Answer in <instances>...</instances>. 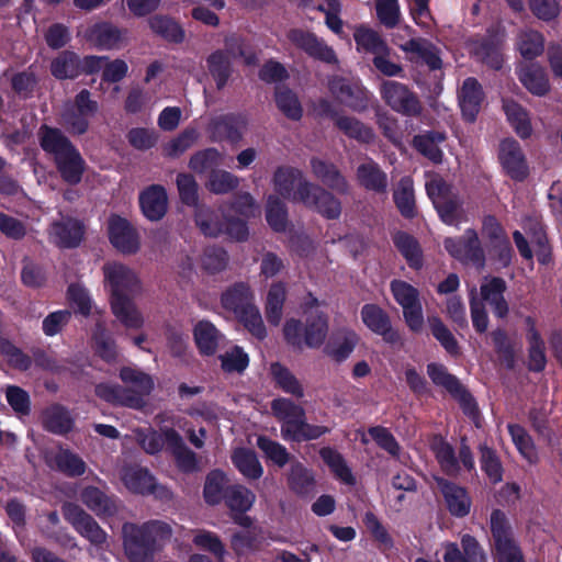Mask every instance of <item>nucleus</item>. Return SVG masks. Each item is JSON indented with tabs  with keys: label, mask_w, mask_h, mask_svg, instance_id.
<instances>
[{
	"label": "nucleus",
	"mask_w": 562,
	"mask_h": 562,
	"mask_svg": "<svg viewBox=\"0 0 562 562\" xmlns=\"http://www.w3.org/2000/svg\"><path fill=\"white\" fill-rule=\"evenodd\" d=\"M314 484L313 473L300 462L291 464L289 485L297 494H307Z\"/></svg>",
	"instance_id": "680f3d73"
},
{
	"label": "nucleus",
	"mask_w": 562,
	"mask_h": 562,
	"mask_svg": "<svg viewBox=\"0 0 562 562\" xmlns=\"http://www.w3.org/2000/svg\"><path fill=\"white\" fill-rule=\"evenodd\" d=\"M391 290L403 310L407 327L414 333H420L424 328V314L418 290L401 280L392 281Z\"/></svg>",
	"instance_id": "423d86ee"
},
{
	"label": "nucleus",
	"mask_w": 562,
	"mask_h": 562,
	"mask_svg": "<svg viewBox=\"0 0 562 562\" xmlns=\"http://www.w3.org/2000/svg\"><path fill=\"white\" fill-rule=\"evenodd\" d=\"M192 541L196 548L212 553L218 562L223 561L226 550L221 539L215 533L209 530H196Z\"/></svg>",
	"instance_id": "69168bd1"
},
{
	"label": "nucleus",
	"mask_w": 562,
	"mask_h": 562,
	"mask_svg": "<svg viewBox=\"0 0 562 562\" xmlns=\"http://www.w3.org/2000/svg\"><path fill=\"white\" fill-rule=\"evenodd\" d=\"M357 179L367 190L384 192L387 187V177L373 160H367L357 169Z\"/></svg>",
	"instance_id": "c9c22d12"
},
{
	"label": "nucleus",
	"mask_w": 562,
	"mask_h": 562,
	"mask_svg": "<svg viewBox=\"0 0 562 562\" xmlns=\"http://www.w3.org/2000/svg\"><path fill=\"white\" fill-rule=\"evenodd\" d=\"M83 228L80 222L72 218H66L54 223L49 231V237L53 243L59 247H76L81 241Z\"/></svg>",
	"instance_id": "c85d7f7f"
},
{
	"label": "nucleus",
	"mask_w": 562,
	"mask_h": 562,
	"mask_svg": "<svg viewBox=\"0 0 562 562\" xmlns=\"http://www.w3.org/2000/svg\"><path fill=\"white\" fill-rule=\"evenodd\" d=\"M507 121L520 138H528L532 134L529 113L514 101H504L503 104Z\"/></svg>",
	"instance_id": "79ce46f5"
},
{
	"label": "nucleus",
	"mask_w": 562,
	"mask_h": 562,
	"mask_svg": "<svg viewBox=\"0 0 562 562\" xmlns=\"http://www.w3.org/2000/svg\"><path fill=\"white\" fill-rule=\"evenodd\" d=\"M315 110L319 115L335 117L336 126L350 138L361 143H370L374 138L372 130L355 117L335 115L331 104L326 100H321Z\"/></svg>",
	"instance_id": "dca6fc26"
},
{
	"label": "nucleus",
	"mask_w": 562,
	"mask_h": 562,
	"mask_svg": "<svg viewBox=\"0 0 562 562\" xmlns=\"http://www.w3.org/2000/svg\"><path fill=\"white\" fill-rule=\"evenodd\" d=\"M79 59L71 52H64L50 65V70L57 79L74 78L78 75Z\"/></svg>",
	"instance_id": "e2e57ef3"
},
{
	"label": "nucleus",
	"mask_w": 562,
	"mask_h": 562,
	"mask_svg": "<svg viewBox=\"0 0 562 562\" xmlns=\"http://www.w3.org/2000/svg\"><path fill=\"white\" fill-rule=\"evenodd\" d=\"M195 345L200 353L212 356L224 340V336L207 321H200L193 329Z\"/></svg>",
	"instance_id": "473e14b6"
},
{
	"label": "nucleus",
	"mask_w": 562,
	"mask_h": 562,
	"mask_svg": "<svg viewBox=\"0 0 562 562\" xmlns=\"http://www.w3.org/2000/svg\"><path fill=\"white\" fill-rule=\"evenodd\" d=\"M44 425L49 431L64 434L71 429L72 418L65 408L53 406L44 413Z\"/></svg>",
	"instance_id": "bf43d9fd"
},
{
	"label": "nucleus",
	"mask_w": 562,
	"mask_h": 562,
	"mask_svg": "<svg viewBox=\"0 0 562 562\" xmlns=\"http://www.w3.org/2000/svg\"><path fill=\"white\" fill-rule=\"evenodd\" d=\"M120 378L127 385L126 389L101 383L95 386V394L109 403L142 409L146 405V397L154 390L153 378L130 367L121 369Z\"/></svg>",
	"instance_id": "7ed1b4c3"
},
{
	"label": "nucleus",
	"mask_w": 562,
	"mask_h": 562,
	"mask_svg": "<svg viewBox=\"0 0 562 562\" xmlns=\"http://www.w3.org/2000/svg\"><path fill=\"white\" fill-rule=\"evenodd\" d=\"M270 374L276 384L285 393L303 397L304 390L295 375L282 364L274 362L270 366Z\"/></svg>",
	"instance_id": "09e8293b"
},
{
	"label": "nucleus",
	"mask_w": 562,
	"mask_h": 562,
	"mask_svg": "<svg viewBox=\"0 0 562 562\" xmlns=\"http://www.w3.org/2000/svg\"><path fill=\"white\" fill-rule=\"evenodd\" d=\"M110 304L113 315L125 328L139 329L144 326L145 318L133 302V297L110 299Z\"/></svg>",
	"instance_id": "7c9ffc66"
},
{
	"label": "nucleus",
	"mask_w": 562,
	"mask_h": 562,
	"mask_svg": "<svg viewBox=\"0 0 562 562\" xmlns=\"http://www.w3.org/2000/svg\"><path fill=\"white\" fill-rule=\"evenodd\" d=\"M288 37L292 44L303 49L307 55L325 63H336V54L322 38L303 30H292Z\"/></svg>",
	"instance_id": "6ab92c4d"
},
{
	"label": "nucleus",
	"mask_w": 562,
	"mask_h": 562,
	"mask_svg": "<svg viewBox=\"0 0 562 562\" xmlns=\"http://www.w3.org/2000/svg\"><path fill=\"white\" fill-rule=\"evenodd\" d=\"M42 148L54 155L55 160L63 154L74 148L68 138L56 128L43 126L40 131Z\"/></svg>",
	"instance_id": "49530a36"
},
{
	"label": "nucleus",
	"mask_w": 562,
	"mask_h": 562,
	"mask_svg": "<svg viewBox=\"0 0 562 562\" xmlns=\"http://www.w3.org/2000/svg\"><path fill=\"white\" fill-rule=\"evenodd\" d=\"M393 241L412 268H419L423 263L422 250L417 240L406 233L398 232Z\"/></svg>",
	"instance_id": "603ef678"
},
{
	"label": "nucleus",
	"mask_w": 562,
	"mask_h": 562,
	"mask_svg": "<svg viewBox=\"0 0 562 562\" xmlns=\"http://www.w3.org/2000/svg\"><path fill=\"white\" fill-rule=\"evenodd\" d=\"M232 461L236 469L248 480H258L263 474V468L252 450L236 449L232 454Z\"/></svg>",
	"instance_id": "a19ab883"
},
{
	"label": "nucleus",
	"mask_w": 562,
	"mask_h": 562,
	"mask_svg": "<svg viewBox=\"0 0 562 562\" xmlns=\"http://www.w3.org/2000/svg\"><path fill=\"white\" fill-rule=\"evenodd\" d=\"M227 52L216 50L212 53L207 59L206 65L210 75L214 79L217 89H223L232 74L231 56H241L247 65L256 61L252 53H248L246 45L238 37H229L226 40Z\"/></svg>",
	"instance_id": "39448f33"
},
{
	"label": "nucleus",
	"mask_w": 562,
	"mask_h": 562,
	"mask_svg": "<svg viewBox=\"0 0 562 562\" xmlns=\"http://www.w3.org/2000/svg\"><path fill=\"white\" fill-rule=\"evenodd\" d=\"M82 503L99 517L115 514L117 506L113 499L95 487H87L81 493Z\"/></svg>",
	"instance_id": "ea45409f"
},
{
	"label": "nucleus",
	"mask_w": 562,
	"mask_h": 562,
	"mask_svg": "<svg viewBox=\"0 0 562 562\" xmlns=\"http://www.w3.org/2000/svg\"><path fill=\"white\" fill-rule=\"evenodd\" d=\"M380 92L385 103L398 113L412 116L420 112L418 99L401 82L385 80L381 85Z\"/></svg>",
	"instance_id": "9b49d317"
},
{
	"label": "nucleus",
	"mask_w": 562,
	"mask_h": 562,
	"mask_svg": "<svg viewBox=\"0 0 562 562\" xmlns=\"http://www.w3.org/2000/svg\"><path fill=\"white\" fill-rule=\"evenodd\" d=\"M65 518L74 528L92 544L100 546L105 542L106 533L100 528L94 519L75 504L64 506Z\"/></svg>",
	"instance_id": "4468645a"
},
{
	"label": "nucleus",
	"mask_w": 562,
	"mask_h": 562,
	"mask_svg": "<svg viewBox=\"0 0 562 562\" xmlns=\"http://www.w3.org/2000/svg\"><path fill=\"white\" fill-rule=\"evenodd\" d=\"M47 460L49 463H54L58 470L70 475H81L86 471V463L76 453L68 449H58L56 453H48Z\"/></svg>",
	"instance_id": "37998d69"
},
{
	"label": "nucleus",
	"mask_w": 562,
	"mask_h": 562,
	"mask_svg": "<svg viewBox=\"0 0 562 562\" xmlns=\"http://www.w3.org/2000/svg\"><path fill=\"white\" fill-rule=\"evenodd\" d=\"M222 304L237 315L254 305V293L248 284L237 283L222 295Z\"/></svg>",
	"instance_id": "e433bc0d"
},
{
	"label": "nucleus",
	"mask_w": 562,
	"mask_h": 562,
	"mask_svg": "<svg viewBox=\"0 0 562 562\" xmlns=\"http://www.w3.org/2000/svg\"><path fill=\"white\" fill-rule=\"evenodd\" d=\"M256 499L255 494L243 485H234L227 488L225 501L232 512L245 513L251 508Z\"/></svg>",
	"instance_id": "4d7b16f0"
},
{
	"label": "nucleus",
	"mask_w": 562,
	"mask_h": 562,
	"mask_svg": "<svg viewBox=\"0 0 562 562\" xmlns=\"http://www.w3.org/2000/svg\"><path fill=\"white\" fill-rule=\"evenodd\" d=\"M353 38L358 52L369 53L373 56L385 52L387 46L378 32L364 25L356 27Z\"/></svg>",
	"instance_id": "a18cd8bd"
},
{
	"label": "nucleus",
	"mask_w": 562,
	"mask_h": 562,
	"mask_svg": "<svg viewBox=\"0 0 562 562\" xmlns=\"http://www.w3.org/2000/svg\"><path fill=\"white\" fill-rule=\"evenodd\" d=\"M329 429L321 425H312L304 417H296L281 424V436L284 440L307 441L314 440L327 434Z\"/></svg>",
	"instance_id": "4be33fe9"
},
{
	"label": "nucleus",
	"mask_w": 562,
	"mask_h": 562,
	"mask_svg": "<svg viewBox=\"0 0 562 562\" xmlns=\"http://www.w3.org/2000/svg\"><path fill=\"white\" fill-rule=\"evenodd\" d=\"M148 24L154 33L168 41L181 42L183 40V31L180 25L167 16L155 15L149 19Z\"/></svg>",
	"instance_id": "052dcab7"
},
{
	"label": "nucleus",
	"mask_w": 562,
	"mask_h": 562,
	"mask_svg": "<svg viewBox=\"0 0 562 562\" xmlns=\"http://www.w3.org/2000/svg\"><path fill=\"white\" fill-rule=\"evenodd\" d=\"M63 179L69 183H78L85 170V161L74 147L55 160Z\"/></svg>",
	"instance_id": "4c0bfd02"
},
{
	"label": "nucleus",
	"mask_w": 562,
	"mask_h": 562,
	"mask_svg": "<svg viewBox=\"0 0 562 562\" xmlns=\"http://www.w3.org/2000/svg\"><path fill=\"white\" fill-rule=\"evenodd\" d=\"M394 201L402 215L406 217H412L414 215L415 199L413 180L411 178L405 177L398 182L394 191Z\"/></svg>",
	"instance_id": "13d9d810"
},
{
	"label": "nucleus",
	"mask_w": 562,
	"mask_h": 562,
	"mask_svg": "<svg viewBox=\"0 0 562 562\" xmlns=\"http://www.w3.org/2000/svg\"><path fill=\"white\" fill-rule=\"evenodd\" d=\"M312 169L314 175L330 188L341 192L347 190V182L345 178L339 173L334 165L319 159H313Z\"/></svg>",
	"instance_id": "5fc2aeb1"
},
{
	"label": "nucleus",
	"mask_w": 562,
	"mask_h": 562,
	"mask_svg": "<svg viewBox=\"0 0 562 562\" xmlns=\"http://www.w3.org/2000/svg\"><path fill=\"white\" fill-rule=\"evenodd\" d=\"M506 283L501 278H485L481 284V295L493 308L494 314L503 318L508 313V305L504 299Z\"/></svg>",
	"instance_id": "c756f323"
},
{
	"label": "nucleus",
	"mask_w": 562,
	"mask_h": 562,
	"mask_svg": "<svg viewBox=\"0 0 562 562\" xmlns=\"http://www.w3.org/2000/svg\"><path fill=\"white\" fill-rule=\"evenodd\" d=\"M92 339L97 355L104 361L113 362L119 358V350L115 340L106 331L103 323H97Z\"/></svg>",
	"instance_id": "de8ad7c7"
},
{
	"label": "nucleus",
	"mask_w": 562,
	"mask_h": 562,
	"mask_svg": "<svg viewBox=\"0 0 562 562\" xmlns=\"http://www.w3.org/2000/svg\"><path fill=\"white\" fill-rule=\"evenodd\" d=\"M143 214L149 221H159L167 211V194L162 187L151 186L139 196Z\"/></svg>",
	"instance_id": "2f4dec72"
},
{
	"label": "nucleus",
	"mask_w": 562,
	"mask_h": 562,
	"mask_svg": "<svg viewBox=\"0 0 562 562\" xmlns=\"http://www.w3.org/2000/svg\"><path fill=\"white\" fill-rule=\"evenodd\" d=\"M519 79L525 88L536 95H543L549 91V81L544 70L538 66L521 68Z\"/></svg>",
	"instance_id": "3c124183"
},
{
	"label": "nucleus",
	"mask_w": 562,
	"mask_h": 562,
	"mask_svg": "<svg viewBox=\"0 0 562 562\" xmlns=\"http://www.w3.org/2000/svg\"><path fill=\"white\" fill-rule=\"evenodd\" d=\"M108 236L111 245L124 255H133L140 248L139 234L124 217L112 214L108 221Z\"/></svg>",
	"instance_id": "9d476101"
},
{
	"label": "nucleus",
	"mask_w": 562,
	"mask_h": 562,
	"mask_svg": "<svg viewBox=\"0 0 562 562\" xmlns=\"http://www.w3.org/2000/svg\"><path fill=\"white\" fill-rule=\"evenodd\" d=\"M286 296V285L282 281L273 282L267 293L265 312L268 322L278 326L282 318L283 304Z\"/></svg>",
	"instance_id": "58836bf2"
},
{
	"label": "nucleus",
	"mask_w": 562,
	"mask_h": 562,
	"mask_svg": "<svg viewBox=\"0 0 562 562\" xmlns=\"http://www.w3.org/2000/svg\"><path fill=\"white\" fill-rule=\"evenodd\" d=\"M329 91L341 103L353 110H362L366 106L364 90L357 85H351L342 78H334L329 81Z\"/></svg>",
	"instance_id": "bb28decb"
},
{
	"label": "nucleus",
	"mask_w": 562,
	"mask_h": 562,
	"mask_svg": "<svg viewBox=\"0 0 562 562\" xmlns=\"http://www.w3.org/2000/svg\"><path fill=\"white\" fill-rule=\"evenodd\" d=\"M359 341L358 334L350 328L335 331L325 347V352L334 360L345 361L355 350Z\"/></svg>",
	"instance_id": "393cba45"
},
{
	"label": "nucleus",
	"mask_w": 562,
	"mask_h": 562,
	"mask_svg": "<svg viewBox=\"0 0 562 562\" xmlns=\"http://www.w3.org/2000/svg\"><path fill=\"white\" fill-rule=\"evenodd\" d=\"M426 190L442 222L458 225L465 220L460 199L440 176L427 175Z\"/></svg>",
	"instance_id": "20e7f679"
},
{
	"label": "nucleus",
	"mask_w": 562,
	"mask_h": 562,
	"mask_svg": "<svg viewBox=\"0 0 562 562\" xmlns=\"http://www.w3.org/2000/svg\"><path fill=\"white\" fill-rule=\"evenodd\" d=\"M329 91L341 103L353 110H362L366 106L364 90L357 85H351L342 78H334L329 81Z\"/></svg>",
	"instance_id": "cd10ccee"
},
{
	"label": "nucleus",
	"mask_w": 562,
	"mask_h": 562,
	"mask_svg": "<svg viewBox=\"0 0 562 562\" xmlns=\"http://www.w3.org/2000/svg\"><path fill=\"white\" fill-rule=\"evenodd\" d=\"M427 373L431 381L439 386L446 389L454 398H457L464 413L474 417L476 414V405L472 396L461 385L459 380L449 374L447 369L437 363H430L427 367Z\"/></svg>",
	"instance_id": "f8f14e48"
},
{
	"label": "nucleus",
	"mask_w": 562,
	"mask_h": 562,
	"mask_svg": "<svg viewBox=\"0 0 562 562\" xmlns=\"http://www.w3.org/2000/svg\"><path fill=\"white\" fill-rule=\"evenodd\" d=\"M126 555L132 562H153L156 552L170 540L171 526L160 520L142 526L125 524L122 529Z\"/></svg>",
	"instance_id": "f03ea898"
},
{
	"label": "nucleus",
	"mask_w": 562,
	"mask_h": 562,
	"mask_svg": "<svg viewBox=\"0 0 562 562\" xmlns=\"http://www.w3.org/2000/svg\"><path fill=\"white\" fill-rule=\"evenodd\" d=\"M516 47L525 59H533L544 49L543 36L533 30H524L517 36Z\"/></svg>",
	"instance_id": "8fccbe9b"
},
{
	"label": "nucleus",
	"mask_w": 562,
	"mask_h": 562,
	"mask_svg": "<svg viewBox=\"0 0 562 562\" xmlns=\"http://www.w3.org/2000/svg\"><path fill=\"white\" fill-rule=\"evenodd\" d=\"M166 446L175 458L178 469L186 473L200 470L196 454L183 442L182 437L172 428H165Z\"/></svg>",
	"instance_id": "aec40b11"
},
{
	"label": "nucleus",
	"mask_w": 562,
	"mask_h": 562,
	"mask_svg": "<svg viewBox=\"0 0 562 562\" xmlns=\"http://www.w3.org/2000/svg\"><path fill=\"white\" fill-rule=\"evenodd\" d=\"M507 429L521 458L530 464L536 463L538 461V452L527 430L517 424H508Z\"/></svg>",
	"instance_id": "c03bdc74"
},
{
	"label": "nucleus",
	"mask_w": 562,
	"mask_h": 562,
	"mask_svg": "<svg viewBox=\"0 0 562 562\" xmlns=\"http://www.w3.org/2000/svg\"><path fill=\"white\" fill-rule=\"evenodd\" d=\"M321 303L312 295L305 300V313L307 316V325L304 333V342L311 348L321 346L327 335L328 324L326 316L318 311Z\"/></svg>",
	"instance_id": "2eb2a0df"
},
{
	"label": "nucleus",
	"mask_w": 562,
	"mask_h": 562,
	"mask_svg": "<svg viewBox=\"0 0 562 562\" xmlns=\"http://www.w3.org/2000/svg\"><path fill=\"white\" fill-rule=\"evenodd\" d=\"M402 49L412 55V59L425 63L430 69H439L441 59L436 47L423 38H412L402 45Z\"/></svg>",
	"instance_id": "f704fd0d"
},
{
	"label": "nucleus",
	"mask_w": 562,
	"mask_h": 562,
	"mask_svg": "<svg viewBox=\"0 0 562 562\" xmlns=\"http://www.w3.org/2000/svg\"><path fill=\"white\" fill-rule=\"evenodd\" d=\"M273 187L283 198L301 202L328 218L340 215V202L330 193L308 182L303 173L291 167L278 168L273 176Z\"/></svg>",
	"instance_id": "f257e3e1"
},
{
	"label": "nucleus",
	"mask_w": 562,
	"mask_h": 562,
	"mask_svg": "<svg viewBox=\"0 0 562 562\" xmlns=\"http://www.w3.org/2000/svg\"><path fill=\"white\" fill-rule=\"evenodd\" d=\"M105 286L111 292V299H128L136 296L140 290V281L128 267L111 262L103 267Z\"/></svg>",
	"instance_id": "0eeeda50"
},
{
	"label": "nucleus",
	"mask_w": 562,
	"mask_h": 562,
	"mask_svg": "<svg viewBox=\"0 0 562 562\" xmlns=\"http://www.w3.org/2000/svg\"><path fill=\"white\" fill-rule=\"evenodd\" d=\"M321 457L338 480L349 485L355 483L352 472L340 453L331 448H323Z\"/></svg>",
	"instance_id": "6e6d98bb"
},
{
	"label": "nucleus",
	"mask_w": 562,
	"mask_h": 562,
	"mask_svg": "<svg viewBox=\"0 0 562 562\" xmlns=\"http://www.w3.org/2000/svg\"><path fill=\"white\" fill-rule=\"evenodd\" d=\"M164 430L161 434H158L154 429H142L135 428L133 429L134 439L140 446V448L149 454L158 453L164 446L166 445V439L164 436Z\"/></svg>",
	"instance_id": "0e129e2a"
},
{
	"label": "nucleus",
	"mask_w": 562,
	"mask_h": 562,
	"mask_svg": "<svg viewBox=\"0 0 562 562\" xmlns=\"http://www.w3.org/2000/svg\"><path fill=\"white\" fill-rule=\"evenodd\" d=\"M445 135L438 132H431L418 135L414 138V145L417 150L434 162H440L442 151L439 144L445 140Z\"/></svg>",
	"instance_id": "864d4df0"
},
{
	"label": "nucleus",
	"mask_w": 562,
	"mask_h": 562,
	"mask_svg": "<svg viewBox=\"0 0 562 562\" xmlns=\"http://www.w3.org/2000/svg\"><path fill=\"white\" fill-rule=\"evenodd\" d=\"M121 477L126 488L133 493L162 495L158 492V488L162 490V487L156 485L155 477L145 469L136 467L124 468Z\"/></svg>",
	"instance_id": "a878e982"
},
{
	"label": "nucleus",
	"mask_w": 562,
	"mask_h": 562,
	"mask_svg": "<svg viewBox=\"0 0 562 562\" xmlns=\"http://www.w3.org/2000/svg\"><path fill=\"white\" fill-rule=\"evenodd\" d=\"M527 341L529 344L528 366L532 371H542L547 363L544 341L536 329L531 317L526 318Z\"/></svg>",
	"instance_id": "72a5a7b5"
},
{
	"label": "nucleus",
	"mask_w": 562,
	"mask_h": 562,
	"mask_svg": "<svg viewBox=\"0 0 562 562\" xmlns=\"http://www.w3.org/2000/svg\"><path fill=\"white\" fill-rule=\"evenodd\" d=\"M195 221L202 233L206 236H217L226 233L231 238L243 240L248 235V229L243 220L227 221L224 225L218 220V214L207 207H200L195 214Z\"/></svg>",
	"instance_id": "1a4fd4ad"
},
{
	"label": "nucleus",
	"mask_w": 562,
	"mask_h": 562,
	"mask_svg": "<svg viewBox=\"0 0 562 562\" xmlns=\"http://www.w3.org/2000/svg\"><path fill=\"white\" fill-rule=\"evenodd\" d=\"M363 324L374 334L382 336L384 341L396 344L401 336L392 325L389 315L378 305L366 304L361 308Z\"/></svg>",
	"instance_id": "a211bd4d"
},
{
	"label": "nucleus",
	"mask_w": 562,
	"mask_h": 562,
	"mask_svg": "<svg viewBox=\"0 0 562 562\" xmlns=\"http://www.w3.org/2000/svg\"><path fill=\"white\" fill-rule=\"evenodd\" d=\"M499 162L512 179L522 181L527 178L529 169L520 145L514 138L501 142L498 150Z\"/></svg>",
	"instance_id": "ddd939ff"
},
{
	"label": "nucleus",
	"mask_w": 562,
	"mask_h": 562,
	"mask_svg": "<svg viewBox=\"0 0 562 562\" xmlns=\"http://www.w3.org/2000/svg\"><path fill=\"white\" fill-rule=\"evenodd\" d=\"M221 367L227 373H241L249 364L248 355L238 346L220 356Z\"/></svg>",
	"instance_id": "338daca9"
},
{
	"label": "nucleus",
	"mask_w": 562,
	"mask_h": 562,
	"mask_svg": "<svg viewBox=\"0 0 562 562\" xmlns=\"http://www.w3.org/2000/svg\"><path fill=\"white\" fill-rule=\"evenodd\" d=\"M484 99L481 85L474 78H467L459 91V104L465 120L473 122Z\"/></svg>",
	"instance_id": "5701e85b"
},
{
	"label": "nucleus",
	"mask_w": 562,
	"mask_h": 562,
	"mask_svg": "<svg viewBox=\"0 0 562 562\" xmlns=\"http://www.w3.org/2000/svg\"><path fill=\"white\" fill-rule=\"evenodd\" d=\"M86 37L100 49H116L126 41L125 32L106 23L91 26Z\"/></svg>",
	"instance_id": "b1692460"
},
{
	"label": "nucleus",
	"mask_w": 562,
	"mask_h": 562,
	"mask_svg": "<svg viewBox=\"0 0 562 562\" xmlns=\"http://www.w3.org/2000/svg\"><path fill=\"white\" fill-rule=\"evenodd\" d=\"M432 450L436 454V458L441 467V469L447 474H456L460 470V463L467 469H474V459L470 451V448L462 443L459 458L457 459L451 446L442 440H438L434 442Z\"/></svg>",
	"instance_id": "f3484780"
},
{
	"label": "nucleus",
	"mask_w": 562,
	"mask_h": 562,
	"mask_svg": "<svg viewBox=\"0 0 562 562\" xmlns=\"http://www.w3.org/2000/svg\"><path fill=\"white\" fill-rule=\"evenodd\" d=\"M436 481L443 495L449 513L456 517L467 516L470 513L472 505L467 491L463 487L440 477H436Z\"/></svg>",
	"instance_id": "412c9836"
},
{
	"label": "nucleus",
	"mask_w": 562,
	"mask_h": 562,
	"mask_svg": "<svg viewBox=\"0 0 562 562\" xmlns=\"http://www.w3.org/2000/svg\"><path fill=\"white\" fill-rule=\"evenodd\" d=\"M443 246L451 257L464 265L477 269H482L485 265L484 250L474 229H467L464 235L459 238H446Z\"/></svg>",
	"instance_id": "6e6552de"
},
{
	"label": "nucleus",
	"mask_w": 562,
	"mask_h": 562,
	"mask_svg": "<svg viewBox=\"0 0 562 562\" xmlns=\"http://www.w3.org/2000/svg\"><path fill=\"white\" fill-rule=\"evenodd\" d=\"M271 411L280 424L305 416V409L302 406L285 397L274 398L271 402Z\"/></svg>",
	"instance_id": "774afa93"
}]
</instances>
